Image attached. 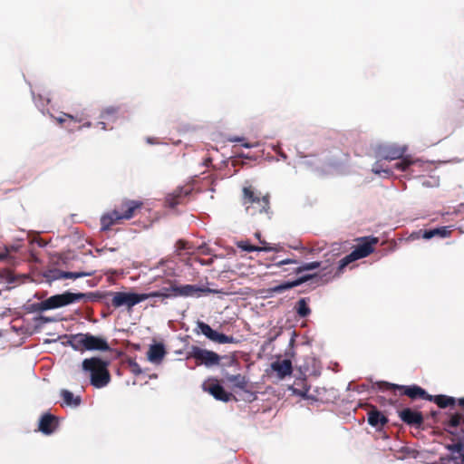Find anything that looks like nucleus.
Instances as JSON below:
<instances>
[{
	"instance_id": "obj_1",
	"label": "nucleus",
	"mask_w": 464,
	"mask_h": 464,
	"mask_svg": "<svg viewBox=\"0 0 464 464\" xmlns=\"http://www.w3.org/2000/svg\"><path fill=\"white\" fill-rule=\"evenodd\" d=\"M242 203L246 214L252 218L269 220L272 217L269 194L261 195L260 192L255 191L251 186L244 187Z\"/></svg>"
},
{
	"instance_id": "obj_2",
	"label": "nucleus",
	"mask_w": 464,
	"mask_h": 464,
	"mask_svg": "<svg viewBox=\"0 0 464 464\" xmlns=\"http://www.w3.org/2000/svg\"><path fill=\"white\" fill-rule=\"evenodd\" d=\"M109 365V361L93 356L82 361V371L90 378L93 387L101 389L107 386L111 380Z\"/></svg>"
},
{
	"instance_id": "obj_3",
	"label": "nucleus",
	"mask_w": 464,
	"mask_h": 464,
	"mask_svg": "<svg viewBox=\"0 0 464 464\" xmlns=\"http://www.w3.org/2000/svg\"><path fill=\"white\" fill-rule=\"evenodd\" d=\"M142 205L141 201L123 199L113 210L102 216V230H109L113 225L120 224L122 220L132 218L136 211L141 208Z\"/></svg>"
},
{
	"instance_id": "obj_4",
	"label": "nucleus",
	"mask_w": 464,
	"mask_h": 464,
	"mask_svg": "<svg viewBox=\"0 0 464 464\" xmlns=\"http://www.w3.org/2000/svg\"><path fill=\"white\" fill-rule=\"evenodd\" d=\"M407 150V146H398L394 144L381 146L378 149V155L382 160H400V161L394 164V169L404 172L409 171L413 165H420V160L413 159L410 155H405Z\"/></svg>"
},
{
	"instance_id": "obj_5",
	"label": "nucleus",
	"mask_w": 464,
	"mask_h": 464,
	"mask_svg": "<svg viewBox=\"0 0 464 464\" xmlns=\"http://www.w3.org/2000/svg\"><path fill=\"white\" fill-rule=\"evenodd\" d=\"M360 243L354 249L343 258L340 260L339 270L343 269L350 263L363 258L371 255L374 251V246L378 243V238L374 237H364L358 238Z\"/></svg>"
},
{
	"instance_id": "obj_6",
	"label": "nucleus",
	"mask_w": 464,
	"mask_h": 464,
	"mask_svg": "<svg viewBox=\"0 0 464 464\" xmlns=\"http://www.w3.org/2000/svg\"><path fill=\"white\" fill-rule=\"evenodd\" d=\"M378 386L379 389L383 392H391L393 393V395H396L397 392H400V394L406 395L411 400L420 398L427 401V397H429L428 392L423 388L415 384L411 386H404L390 383L387 382H379Z\"/></svg>"
},
{
	"instance_id": "obj_7",
	"label": "nucleus",
	"mask_w": 464,
	"mask_h": 464,
	"mask_svg": "<svg viewBox=\"0 0 464 464\" xmlns=\"http://www.w3.org/2000/svg\"><path fill=\"white\" fill-rule=\"evenodd\" d=\"M92 293H71L67 291L63 294L52 295L47 298V301L51 310L66 306L80 301L87 302L92 300Z\"/></svg>"
},
{
	"instance_id": "obj_8",
	"label": "nucleus",
	"mask_w": 464,
	"mask_h": 464,
	"mask_svg": "<svg viewBox=\"0 0 464 464\" xmlns=\"http://www.w3.org/2000/svg\"><path fill=\"white\" fill-rule=\"evenodd\" d=\"M188 358H193L198 365L204 364L207 367L218 365L221 360V357L217 353L195 345L189 348Z\"/></svg>"
},
{
	"instance_id": "obj_9",
	"label": "nucleus",
	"mask_w": 464,
	"mask_h": 464,
	"mask_svg": "<svg viewBox=\"0 0 464 464\" xmlns=\"http://www.w3.org/2000/svg\"><path fill=\"white\" fill-rule=\"evenodd\" d=\"M111 295H112L111 305L114 308L126 306L130 309L139 303L148 299V295H144V294L114 292L111 293Z\"/></svg>"
},
{
	"instance_id": "obj_10",
	"label": "nucleus",
	"mask_w": 464,
	"mask_h": 464,
	"mask_svg": "<svg viewBox=\"0 0 464 464\" xmlns=\"http://www.w3.org/2000/svg\"><path fill=\"white\" fill-rule=\"evenodd\" d=\"M197 334H202L209 340L218 343H231L234 342L233 336H228L224 334L218 333L213 330L208 324L198 321L197 327L195 329Z\"/></svg>"
},
{
	"instance_id": "obj_11",
	"label": "nucleus",
	"mask_w": 464,
	"mask_h": 464,
	"mask_svg": "<svg viewBox=\"0 0 464 464\" xmlns=\"http://www.w3.org/2000/svg\"><path fill=\"white\" fill-rule=\"evenodd\" d=\"M167 291L173 292L175 297H193V296H200L202 294L211 293L212 290L207 287H200L193 285H178L173 284L170 285L169 289H166Z\"/></svg>"
},
{
	"instance_id": "obj_12",
	"label": "nucleus",
	"mask_w": 464,
	"mask_h": 464,
	"mask_svg": "<svg viewBox=\"0 0 464 464\" xmlns=\"http://www.w3.org/2000/svg\"><path fill=\"white\" fill-rule=\"evenodd\" d=\"M203 390L209 392L216 400L227 402L233 397L232 393L225 391L217 379H208L203 383Z\"/></svg>"
},
{
	"instance_id": "obj_13",
	"label": "nucleus",
	"mask_w": 464,
	"mask_h": 464,
	"mask_svg": "<svg viewBox=\"0 0 464 464\" xmlns=\"http://www.w3.org/2000/svg\"><path fill=\"white\" fill-rule=\"evenodd\" d=\"M398 414L401 421L411 427L420 428L424 422L422 413L411 408H404L399 411Z\"/></svg>"
},
{
	"instance_id": "obj_14",
	"label": "nucleus",
	"mask_w": 464,
	"mask_h": 464,
	"mask_svg": "<svg viewBox=\"0 0 464 464\" xmlns=\"http://www.w3.org/2000/svg\"><path fill=\"white\" fill-rule=\"evenodd\" d=\"M190 189L188 188H177L173 192L168 194L165 198V203L169 208H176L179 205L186 202L187 197L190 194Z\"/></svg>"
},
{
	"instance_id": "obj_15",
	"label": "nucleus",
	"mask_w": 464,
	"mask_h": 464,
	"mask_svg": "<svg viewBox=\"0 0 464 464\" xmlns=\"http://www.w3.org/2000/svg\"><path fill=\"white\" fill-rule=\"evenodd\" d=\"M52 118H53L60 125H63L64 123H68L66 125V128H70V124L72 122H78L82 123V126L79 127V130L82 127H91L92 123L87 120V118L84 116L83 113H81L80 115H72L69 113L63 112L59 117H54L53 115H51Z\"/></svg>"
},
{
	"instance_id": "obj_16",
	"label": "nucleus",
	"mask_w": 464,
	"mask_h": 464,
	"mask_svg": "<svg viewBox=\"0 0 464 464\" xmlns=\"http://www.w3.org/2000/svg\"><path fill=\"white\" fill-rule=\"evenodd\" d=\"M111 347L107 340L101 336L86 334V351H110Z\"/></svg>"
},
{
	"instance_id": "obj_17",
	"label": "nucleus",
	"mask_w": 464,
	"mask_h": 464,
	"mask_svg": "<svg viewBox=\"0 0 464 464\" xmlns=\"http://www.w3.org/2000/svg\"><path fill=\"white\" fill-rule=\"evenodd\" d=\"M57 426L56 418L50 413H45L39 420L38 430L45 435H50L56 430Z\"/></svg>"
},
{
	"instance_id": "obj_18",
	"label": "nucleus",
	"mask_w": 464,
	"mask_h": 464,
	"mask_svg": "<svg viewBox=\"0 0 464 464\" xmlns=\"http://www.w3.org/2000/svg\"><path fill=\"white\" fill-rule=\"evenodd\" d=\"M271 368L277 373V376L280 379H284L285 377L291 375L293 372L292 362L288 359L272 362Z\"/></svg>"
},
{
	"instance_id": "obj_19",
	"label": "nucleus",
	"mask_w": 464,
	"mask_h": 464,
	"mask_svg": "<svg viewBox=\"0 0 464 464\" xmlns=\"http://www.w3.org/2000/svg\"><path fill=\"white\" fill-rule=\"evenodd\" d=\"M367 415V421L372 427L382 428L388 423V418L374 406L372 407Z\"/></svg>"
},
{
	"instance_id": "obj_20",
	"label": "nucleus",
	"mask_w": 464,
	"mask_h": 464,
	"mask_svg": "<svg viewBox=\"0 0 464 464\" xmlns=\"http://www.w3.org/2000/svg\"><path fill=\"white\" fill-rule=\"evenodd\" d=\"M166 354L165 347L162 343H156L150 346L148 351V359L153 363H160Z\"/></svg>"
},
{
	"instance_id": "obj_21",
	"label": "nucleus",
	"mask_w": 464,
	"mask_h": 464,
	"mask_svg": "<svg viewBox=\"0 0 464 464\" xmlns=\"http://www.w3.org/2000/svg\"><path fill=\"white\" fill-rule=\"evenodd\" d=\"M314 276L315 275H307V276H302L295 281H292V282H285L283 284L274 286L273 288H271V291L274 293H282L285 290H289L291 288H294L295 286L302 285L303 283L313 278Z\"/></svg>"
},
{
	"instance_id": "obj_22",
	"label": "nucleus",
	"mask_w": 464,
	"mask_h": 464,
	"mask_svg": "<svg viewBox=\"0 0 464 464\" xmlns=\"http://www.w3.org/2000/svg\"><path fill=\"white\" fill-rule=\"evenodd\" d=\"M457 402L459 407L464 408V397L458 399ZM444 424L447 428H457L464 424V412L452 413Z\"/></svg>"
},
{
	"instance_id": "obj_23",
	"label": "nucleus",
	"mask_w": 464,
	"mask_h": 464,
	"mask_svg": "<svg viewBox=\"0 0 464 464\" xmlns=\"http://www.w3.org/2000/svg\"><path fill=\"white\" fill-rule=\"evenodd\" d=\"M69 345L75 351H86V334H72L68 340Z\"/></svg>"
},
{
	"instance_id": "obj_24",
	"label": "nucleus",
	"mask_w": 464,
	"mask_h": 464,
	"mask_svg": "<svg viewBox=\"0 0 464 464\" xmlns=\"http://www.w3.org/2000/svg\"><path fill=\"white\" fill-rule=\"evenodd\" d=\"M427 401L435 402L440 408L445 409L448 406H452L456 403V400L453 397H450L447 395L440 394V395H430L427 397Z\"/></svg>"
},
{
	"instance_id": "obj_25",
	"label": "nucleus",
	"mask_w": 464,
	"mask_h": 464,
	"mask_svg": "<svg viewBox=\"0 0 464 464\" xmlns=\"http://www.w3.org/2000/svg\"><path fill=\"white\" fill-rule=\"evenodd\" d=\"M451 234V230L448 227H440L430 230H425L422 237L425 239H430L434 237H448Z\"/></svg>"
},
{
	"instance_id": "obj_26",
	"label": "nucleus",
	"mask_w": 464,
	"mask_h": 464,
	"mask_svg": "<svg viewBox=\"0 0 464 464\" xmlns=\"http://www.w3.org/2000/svg\"><path fill=\"white\" fill-rule=\"evenodd\" d=\"M237 246L238 248H240V249H242L244 251H246V252H255V251H257V252H260V251L267 252V251H271L273 249V247H271L269 246H257L251 245L247 240L238 241L237 243Z\"/></svg>"
},
{
	"instance_id": "obj_27",
	"label": "nucleus",
	"mask_w": 464,
	"mask_h": 464,
	"mask_svg": "<svg viewBox=\"0 0 464 464\" xmlns=\"http://www.w3.org/2000/svg\"><path fill=\"white\" fill-rule=\"evenodd\" d=\"M61 396L63 400L64 404L67 406L77 407L81 404V397L74 396L73 393L68 390H62Z\"/></svg>"
},
{
	"instance_id": "obj_28",
	"label": "nucleus",
	"mask_w": 464,
	"mask_h": 464,
	"mask_svg": "<svg viewBox=\"0 0 464 464\" xmlns=\"http://www.w3.org/2000/svg\"><path fill=\"white\" fill-rule=\"evenodd\" d=\"M227 381L231 382L235 387L240 390H246L247 387V380L241 374L227 375Z\"/></svg>"
},
{
	"instance_id": "obj_29",
	"label": "nucleus",
	"mask_w": 464,
	"mask_h": 464,
	"mask_svg": "<svg viewBox=\"0 0 464 464\" xmlns=\"http://www.w3.org/2000/svg\"><path fill=\"white\" fill-rule=\"evenodd\" d=\"M183 251H187L188 254H193L194 246L188 241L179 239L176 243L177 255L181 256Z\"/></svg>"
},
{
	"instance_id": "obj_30",
	"label": "nucleus",
	"mask_w": 464,
	"mask_h": 464,
	"mask_svg": "<svg viewBox=\"0 0 464 464\" xmlns=\"http://www.w3.org/2000/svg\"><path fill=\"white\" fill-rule=\"evenodd\" d=\"M295 309L297 314L302 318H304L311 314V309L309 308L305 298H301L296 303Z\"/></svg>"
},
{
	"instance_id": "obj_31",
	"label": "nucleus",
	"mask_w": 464,
	"mask_h": 464,
	"mask_svg": "<svg viewBox=\"0 0 464 464\" xmlns=\"http://www.w3.org/2000/svg\"><path fill=\"white\" fill-rule=\"evenodd\" d=\"M46 310H50L47 299L40 303L31 304L27 306V311L29 313H40Z\"/></svg>"
},
{
	"instance_id": "obj_32",
	"label": "nucleus",
	"mask_w": 464,
	"mask_h": 464,
	"mask_svg": "<svg viewBox=\"0 0 464 464\" xmlns=\"http://www.w3.org/2000/svg\"><path fill=\"white\" fill-rule=\"evenodd\" d=\"M320 266H321V262L314 261V262H310V263H305L302 266H296L293 268V271L295 272V274H300L304 271L314 270V269L319 268Z\"/></svg>"
},
{
	"instance_id": "obj_33",
	"label": "nucleus",
	"mask_w": 464,
	"mask_h": 464,
	"mask_svg": "<svg viewBox=\"0 0 464 464\" xmlns=\"http://www.w3.org/2000/svg\"><path fill=\"white\" fill-rule=\"evenodd\" d=\"M118 110L114 107H109L101 113V119L114 121L117 118Z\"/></svg>"
},
{
	"instance_id": "obj_34",
	"label": "nucleus",
	"mask_w": 464,
	"mask_h": 464,
	"mask_svg": "<svg viewBox=\"0 0 464 464\" xmlns=\"http://www.w3.org/2000/svg\"><path fill=\"white\" fill-rule=\"evenodd\" d=\"M274 266H278V267H281V266H293V267H285V268H284L283 271L289 272V273H295L293 271V268L295 266H298V261L295 260V259L287 258V259H284V260H280V261L276 262Z\"/></svg>"
},
{
	"instance_id": "obj_35",
	"label": "nucleus",
	"mask_w": 464,
	"mask_h": 464,
	"mask_svg": "<svg viewBox=\"0 0 464 464\" xmlns=\"http://www.w3.org/2000/svg\"><path fill=\"white\" fill-rule=\"evenodd\" d=\"M447 448L451 452L459 454V456H456L455 458H462L464 456V442L463 441L459 440L457 443L448 445Z\"/></svg>"
},
{
	"instance_id": "obj_36",
	"label": "nucleus",
	"mask_w": 464,
	"mask_h": 464,
	"mask_svg": "<svg viewBox=\"0 0 464 464\" xmlns=\"http://www.w3.org/2000/svg\"><path fill=\"white\" fill-rule=\"evenodd\" d=\"M167 287L161 289L160 291H155L149 294H144V295H148V298L150 297H163V298H170L175 297V295H173V292L167 291Z\"/></svg>"
},
{
	"instance_id": "obj_37",
	"label": "nucleus",
	"mask_w": 464,
	"mask_h": 464,
	"mask_svg": "<svg viewBox=\"0 0 464 464\" xmlns=\"http://www.w3.org/2000/svg\"><path fill=\"white\" fill-rule=\"evenodd\" d=\"M94 274V272H65L63 274L64 279H77L84 276H91Z\"/></svg>"
},
{
	"instance_id": "obj_38",
	"label": "nucleus",
	"mask_w": 464,
	"mask_h": 464,
	"mask_svg": "<svg viewBox=\"0 0 464 464\" xmlns=\"http://www.w3.org/2000/svg\"><path fill=\"white\" fill-rule=\"evenodd\" d=\"M63 274H64V271H62L60 269H52V270L48 271L46 277L50 281L64 279Z\"/></svg>"
},
{
	"instance_id": "obj_39",
	"label": "nucleus",
	"mask_w": 464,
	"mask_h": 464,
	"mask_svg": "<svg viewBox=\"0 0 464 464\" xmlns=\"http://www.w3.org/2000/svg\"><path fill=\"white\" fill-rule=\"evenodd\" d=\"M384 169H385V168L383 167V165H382L380 161H377V162H375V163L372 165V171L374 174L381 175V174H382V171Z\"/></svg>"
},
{
	"instance_id": "obj_40",
	"label": "nucleus",
	"mask_w": 464,
	"mask_h": 464,
	"mask_svg": "<svg viewBox=\"0 0 464 464\" xmlns=\"http://www.w3.org/2000/svg\"><path fill=\"white\" fill-rule=\"evenodd\" d=\"M130 366H131V371L134 374L138 375V374L141 373V369L137 362H131Z\"/></svg>"
},
{
	"instance_id": "obj_41",
	"label": "nucleus",
	"mask_w": 464,
	"mask_h": 464,
	"mask_svg": "<svg viewBox=\"0 0 464 464\" xmlns=\"http://www.w3.org/2000/svg\"><path fill=\"white\" fill-rule=\"evenodd\" d=\"M393 174L392 170L387 167H385V169L382 171V174L380 176H382V178H390L392 177Z\"/></svg>"
},
{
	"instance_id": "obj_42",
	"label": "nucleus",
	"mask_w": 464,
	"mask_h": 464,
	"mask_svg": "<svg viewBox=\"0 0 464 464\" xmlns=\"http://www.w3.org/2000/svg\"><path fill=\"white\" fill-rule=\"evenodd\" d=\"M255 236H256V238H258L260 244L262 245L261 246H268L267 243L265 240H261V234H260V232H256L255 234Z\"/></svg>"
},
{
	"instance_id": "obj_43",
	"label": "nucleus",
	"mask_w": 464,
	"mask_h": 464,
	"mask_svg": "<svg viewBox=\"0 0 464 464\" xmlns=\"http://www.w3.org/2000/svg\"><path fill=\"white\" fill-rule=\"evenodd\" d=\"M9 256L8 250H5L3 253H0V260H6Z\"/></svg>"
},
{
	"instance_id": "obj_44",
	"label": "nucleus",
	"mask_w": 464,
	"mask_h": 464,
	"mask_svg": "<svg viewBox=\"0 0 464 464\" xmlns=\"http://www.w3.org/2000/svg\"><path fill=\"white\" fill-rule=\"evenodd\" d=\"M388 402H389V404L395 406L397 403V400H395L393 398H389Z\"/></svg>"
},
{
	"instance_id": "obj_45",
	"label": "nucleus",
	"mask_w": 464,
	"mask_h": 464,
	"mask_svg": "<svg viewBox=\"0 0 464 464\" xmlns=\"http://www.w3.org/2000/svg\"><path fill=\"white\" fill-rule=\"evenodd\" d=\"M230 140L231 141H236V142H242L244 140V139L237 137V138L231 139Z\"/></svg>"
},
{
	"instance_id": "obj_46",
	"label": "nucleus",
	"mask_w": 464,
	"mask_h": 464,
	"mask_svg": "<svg viewBox=\"0 0 464 464\" xmlns=\"http://www.w3.org/2000/svg\"><path fill=\"white\" fill-rule=\"evenodd\" d=\"M242 146L246 147V148H252L254 147L255 145L254 144H251V143H248V142H244L242 143Z\"/></svg>"
},
{
	"instance_id": "obj_47",
	"label": "nucleus",
	"mask_w": 464,
	"mask_h": 464,
	"mask_svg": "<svg viewBox=\"0 0 464 464\" xmlns=\"http://www.w3.org/2000/svg\"><path fill=\"white\" fill-rule=\"evenodd\" d=\"M98 124L102 126V130H106V126H105V122L104 121H100Z\"/></svg>"
},
{
	"instance_id": "obj_48",
	"label": "nucleus",
	"mask_w": 464,
	"mask_h": 464,
	"mask_svg": "<svg viewBox=\"0 0 464 464\" xmlns=\"http://www.w3.org/2000/svg\"><path fill=\"white\" fill-rule=\"evenodd\" d=\"M42 319H43L44 322H51V319H50V318H47V317H42Z\"/></svg>"
},
{
	"instance_id": "obj_49",
	"label": "nucleus",
	"mask_w": 464,
	"mask_h": 464,
	"mask_svg": "<svg viewBox=\"0 0 464 464\" xmlns=\"http://www.w3.org/2000/svg\"><path fill=\"white\" fill-rule=\"evenodd\" d=\"M448 430L450 434L455 435V432H454V431H451V430Z\"/></svg>"
}]
</instances>
